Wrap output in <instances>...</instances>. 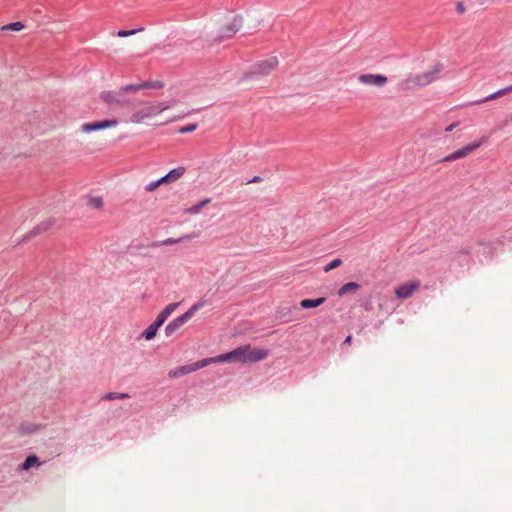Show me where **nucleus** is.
<instances>
[{
    "instance_id": "obj_1",
    "label": "nucleus",
    "mask_w": 512,
    "mask_h": 512,
    "mask_svg": "<svg viewBox=\"0 0 512 512\" xmlns=\"http://www.w3.org/2000/svg\"><path fill=\"white\" fill-rule=\"evenodd\" d=\"M269 351L264 348H252L245 345L234 349L226 354L212 357L213 363L234 361L239 363H254L265 359Z\"/></svg>"
},
{
    "instance_id": "obj_2",
    "label": "nucleus",
    "mask_w": 512,
    "mask_h": 512,
    "mask_svg": "<svg viewBox=\"0 0 512 512\" xmlns=\"http://www.w3.org/2000/svg\"><path fill=\"white\" fill-rule=\"evenodd\" d=\"M169 107L170 105H165L164 103L149 104L144 108L140 109L139 111L133 113V115L131 116V121L134 123H140L147 118H150L167 110Z\"/></svg>"
},
{
    "instance_id": "obj_3",
    "label": "nucleus",
    "mask_w": 512,
    "mask_h": 512,
    "mask_svg": "<svg viewBox=\"0 0 512 512\" xmlns=\"http://www.w3.org/2000/svg\"><path fill=\"white\" fill-rule=\"evenodd\" d=\"M211 363H213L212 358H206V359L197 361L195 363H192V364H189V365H185V366H181V367H178L176 369L170 370L169 373H168V376L170 378H176V377H179V376H182V375L194 372V371H196L198 369H201V368H203V367H205V366H207L208 364H211Z\"/></svg>"
},
{
    "instance_id": "obj_4",
    "label": "nucleus",
    "mask_w": 512,
    "mask_h": 512,
    "mask_svg": "<svg viewBox=\"0 0 512 512\" xmlns=\"http://www.w3.org/2000/svg\"><path fill=\"white\" fill-rule=\"evenodd\" d=\"M202 306L201 303L194 304L187 312L183 315L177 317L173 322L169 323L166 327V332L168 334L172 333L179 327H181L187 320H189L194 313Z\"/></svg>"
},
{
    "instance_id": "obj_5",
    "label": "nucleus",
    "mask_w": 512,
    "mask_h": 512,
    "mask_svg": "<svg viewBox=\"0 0 512 512\" xmlns=\"http://www.w3.org/2000/svg\"><path fill=\"white\" fill-rule=\"evenodd\" d=\"M202 306L201 303L194 304L187 312L183 315L177 317L173 322L169 323L166 327V332L168 334L172 333L179 327H181L187 320H189L194 313Z\"/></svg>"
},
{
    "instance_id": "obj_6",
    "label": "nucleus",
    "mask_w": 512,
    "mask_h": 512,
    "mask_svg": "<svg viewBox=\"0 0 512 512\" xmlns=\"http://www.w3.org/2000/svg\"><path fill=\"white\" fill-rule=\"evenodd\" d=\"M202 306L201 303L194 304L187 312L183 315L177 317L173 322L169 323L166 327V332L168 334L172 333L179 327H181L187 320H189L194 313Z\"/></svg>"
},
{
    "instance_id": "obj_7",
    "label": "nucleus",
    "mask_w": 512,
    "mask_h": 512,
    "mask_svg": "<svg viewBox=\"0 0 512 512\" xmlns=\"http://www.w3.org/2000/svg\"><path fill=\"white\" fill-rule=\"evenodd\" d=\"M486 141V138H481L477 142L473 144H469L454 153L446 156L443 161H454L456 159L462 158L473 152L474 150L478 149L484 142Z\"/></svg>"
},
{
    "instance_id": "obj_8",
    "label": "nucleus",
    "mask_w": 512,
    "mask_h": 512,
    "mask_svg": "<svg viewBox=\"0 0 512 512\" xmlns=\"http://www.w3.org/2000/svg\"><path fill=\"white\" fill-rule=\"evenodd\" d=\"M420 287V281L414 280L399 285L395 288V295L399 299H406L413 295V293Z\"/></svg>"
},
{
    "instance_id": "obj_9",
    "label": "nucleus",
    "mask_w": 512,
    "mask_h": 512,
    "mask_svg": "<svg viewBox=\"0 0 512 512\" xmlns=\"http://www.w3.org/2000/svg\"><path fill=\"white\" fill-rule=\"evenodd\" d=\"M119 121L115 118L113 119H107L102 121H96L93 123H85L81 126V129L83 132H91L95 130L105 129L109 127H115L117 126Z\"/></svg>"
},
{
    "instance_id": "obj_10",
    "label": "nucleus",
    "mask_w": 512,
    "mask_h": 512,
    "mask_svg": "<svg viewBox=\"0 0 512 512\" xmlns=\"http://www.w3.org/2000/svg\"><path fill=\"white\" fill-rule=\"evenodd\" d=\"M359 81L366 85L373 86H383L387 82V78L383 75H375V74H361L359 76Z\"/></svg>"
},
{
    "instance_id": "obj_11",
    "label": "nucleus",
    "mask_w": 512,
    "mask_h": 512,
    "mask_svg": "<svg viewBox=\"0 0 512 512\" xmlns=\"http://www.w3.org/2000/svg\"><path fill=\"white\" fill-rule=\"evenodd\" d=\"M163 84L160 82L151 83V82H145L138 85H127L121 88L123 92H129V91H138L140 89H152V88H162Z\"/></svg>"
},
{
    "instance_id": "obj_12",
    "label": "nucleus",
    "mask_w": 512,
    "mask_h": 512,
    "mask_svg": "<svg viewBox=\"0 0 512 512\" xmlns=\"http://www.w3.org/2000/svg\"><path fill=\"white\" fill-rule=\"evenodd\" d=\"M185 173L184 167H178L173 170H171L167 175L161 178V182L163 184H169L172 183L178 179H180Z\"/></svg>"
},
{
    "instance_id": "obj_13",
    "label": "nucleus",
    "mask_w": 512,
    "mask_h": 512,
    "mask_svg": "<svg viewBox=\"0 0 512 512\" xmlns=\"http://www.w3.org/2000/svg\"><path fill=\"white\" fill-rule=\"evenodd\" d=\"M177 303L169 304L158 316L155 320L158 324L162 325L167 317L175 310L177 307Z\"/></svg>"
},
{
    "instance_id": "obj_14",
    "label": "nucleus",
    "mask_w": 512,
    "mask_h": 512,
    "mask_svg": "<svg viewBox=\"0 0 512 512\" xmlns=\"http://www.w3.org/2000/svg\"><path fill=\"white\" fill-rule=\"evenodd\" d=\"M324 302H325L324 297H321L318 299H304L301 301L300 305L304 309H309V308L318 307L321 304H323Z\"/></svg>"
},
{
    "instance_id": "obj_15",
    "label": "nucleus",
    "mask_w": 512,
    "mask_h": 512,
    "mask_svg": "<svg viewBox=\"0 0 512 512\" xmlns=\"http://www.w3.org/2000/svg\"><path fill=\"white\" fill-rule=\"evenodd\" d=\"M100 98L108 105L112 106L113 104H122L120 100H118L112 92H103L100 95Z\"/></svg>"
},
{
    "instance_id": "obj_16",
    "label": "nucleus",
    "mask_w": 512,
    "mask_h": 512,
    "mask_svg": "<svg viewBox=\"0 0 512 512\" xmlns=\"http://www.w3.org/2000/svg\"><path fill=\"white\" fill-rule=\"evenodd\" d=\"M358 288H359V285L355 282L347 283L339 289L338 295L343 296L347 293L355 292Z\"/></svg>"
},
{
    "instance_id": "obj_17",
    "label": "nucleus",
    "mask_w": 512,
    "mask_h": 512,
    "mask_svg": "<svg viewBox=\"0 0 512 512\" xmlns=\"http://www.w3.org/2000/svg\"><path fill=\"white\" fill-rule=\"evenodd\" d=\"M39 465H40V462H39L38 457L35 455H31V456H28L26 458V460L24 461V463L22 464V469L28 470L33 466H39Z\"/></svg>"
},
{
    "instance_id": "obj_18",
    "label": "nucleus",
    "mask_w": 512,
    "mask_h": 512,
    "mask_svg": "<svg viewBox=\"0 0 512 512\" xmlns=\"http://www.w3.org/2000/svg\"><path fill=\"white\" fill-rule=\"evenodd\" d=\"M161 325L158 324L156 321L154 323H152L144 332V336L147 340H150L152 339L153 337H155L156 333H157V330L158 328L160 327Z\"/></svg>"
},
{
    "instance_id": "obj_19",
    "label": "nucleus",
    "mask_w": 512,
    "mask_h": 512,
    "mask_svg": "<svg viewBox=\"0 0 512 512\" xmlns=\"http://www.w3.org/2000/svg\"><path fill=\"white\" fill-rule=\"evenodd\" d=\"M24 28L22 22H14L1 27L2 31L11 30V31H20Z\"/></svg>"
},
{
    "instance_id": "obj_20",
    "label": "nucleus",
    "mask_w": 512,
    "mask_h": 512,
    "mask_svg": "<svg viewBox=\"0 0 512 512\" xmlns=\"http://www.w3.org/2000/svg\"><path fill=\"white\" fill-rule=\"evenodd\" d=\"M508 92H512V85H511V86H508V87H506V88H504V89H501V90L497 91L496 93L491 94L490 96H488V97L485 99V101L493 100V99H495V98H497V97H500V96L505 95V94H506V93H508Z\"/></svg>"
},
{
    "instance_id": "obj_21",
    "label": "nucleus",
    "mask_w": 512,
    "mask_h": 512,
    "mask_svg": "<svg viewBox=\"0 0 512 512\" xmlns=\"http://www.w3.org/2000/svg\"><path fill=\"white\" fill-rule=\"evenodd\" d=\"M90 206L96 209H101L103 207V200L101 197H94L89 200Z\"/></svg>"
},
{
    "instance_id": "obj_22",
    "label": "nucleus",
    "mask_w": 512,
    "mask_h": 512,
    "mask_svg": "<svg viewBox=\"0 0 512 512\" xmlns=\"http://www.w3.org/2000/svg\"><path fill=\"white\" fill-rule=\"evenodd\" d=\"M140 31H143V28L132 29V30H119L117 35L119 37H127V36H130V35H134V34H136L137 32H140Z\"/></svg>"
},
{
    "instance_id": "obj_23",
    "label": "nucleus",
    "mask_w": 512,
    "mask_h": 512,
    "mask_svg": "<svg viewBox=\"0 0 512 512\" xmlns=\"http://www.w3.org/2000/svg\"><path fill=\"white\" fill-rule=\"evenodd\" d=\"M209 202H210V199L203 200V201H202V202H200L199 204H197V205H195V206L191 207V208L189 209V212H190V213H194V214H196V213H198V212H199V211H200V210H201V209H202L206 204H208Z\"/></svg>"
},
{
    "instance_id": "obj_24",
    "label": "nucleus",
    "mask_w": 512,
    "mask_h": 512,
    "mask_svg": "<svg viewBox=\"0 0 512 512\" xmlns=\"http://www.w3.org/2000/svg\"><path fill=\"white\" fill-rule=\"evenodd\" d=\"M342 263L341 259H334L332 262H330L325 268V272H329L332 269L337 268Z\"/></svg>"
},
{
    "instance_id": "obj_25",
    "label": "nucleus",
    "mask_w": 512,
    "mask_h": 512,
    "mask_svg": "<svg viewBox=\"0 0 512 512\" xmlns=\"http://www.w3.org/2000/svg\"><path fill=\"white\" fill-rule=\"evenodd\" d=\"M160 185H163V183L161 182V178L157 181L149 183L146 186V191L152 192V191L156 190Z\"/></svg>"
},
{
    "instance_id": "obj_26",
    "label": "nucleus",
    "mask_w": 512,
    "mask_h": 512,
    "mask_svg": "<svg viewBox=\"0 0 512 512\" xmlns=\"http://www.w3.org/2000/svg\"><path fill=\"white\" fill-rule=\"evenodd\" d=\"M196 128H197V124H190V125H187V126H184V127L180 128V132L181 133H188V132L194 131Z\"/></svg>"
},
{
    "instance_id": "obj_27",
    "label": "nucleus",
    "mask_w": 512,
    "mask_h": 512,
    "mask_svg": "<svg viewBox=\"0 0 512 512\" xmlns=\"http://www.w3.org/2000/svg\"><path fill=\"white\" fill-rule=\"evenodd\" d=\"M178 240H174V239H167L163 242V244H174V243H177Z\"/></svg>"
},
{
    "instance_id": "obj_28",
    "label": "nucleus",
    "mask_w": 512,
    "mask_h": 512,
    "mask_svg": "<svg viewBox=\"0 0 512 512\" xmlns=\"http://www.w3.org/2000/svg\"><path fill=\"white\" fill-rule=\"evenodd\" d=\"M116 398V395L113 394V393H109L105 396V399H108V400H112V399H115Z\"/></svg>"
},
{
    "instance_id": "obj_29",
    "label": "nucleus",
    "mask_w": 512,
    "mask_h": 512,
    "mask_svg": "<svg viewBox=\"0 0 512 512\" xmlns=\"http://www.w3.org/2000/svg\"><path fill=\"white\" fill-rule=\"evenodd\" d=\"M457 8H458V11H459V12H461V13H462V12H464V6H463V4L459 3V4L457 5Z\"/></svg>"
},
{
    "instance_id": "obj_30",
    "label": "nucleus",
    "mask_w": 512,
    "mask_h": 512,
    "mask_svg": "<svg viewBox=\"0 0 512 512\" xmlns=\"http://www.w3.org/2000/svg\"><path fill=\"white\" fill-rule=\"evenodd\" d=\"M260 180H261L260 177L255 176L252 180L249 181V183L259 182Z\"/></svg>"
},
{
    "instance_id": "obj_31",
    "label": "nucleus",
    "mask_w": 512,
    "mask_h": 512,
    "mask_svg": "<svg viewBox=\"0 0 512 512\" xmlns=\"http://www.w3.org/2000/svg\"><path fill=\"white\" fill-rule=\"evenodd\" d=\"M351 341H352V337L349 335V336L345 339L344 343H345V344H350V343H351Z\"/></svg>"
},
{
    "instance_id": "obj_32",
    "label": "nucleus",
    "mask_w": 512,
    "mask_h": 512,
    "mask_svg": "<svg viewBox=\"0 0 512 512\" xmlns=\"http://www.w3.org/2000/svg\"><path fill=\"white\" fill-rule=\"evenodd\" d=\"M456 125L452 124L449 127L446 128V131H451Z\"/></svg>"
},
{
    "instance_id": "obj_33",
    "label": "nucleus",
    "mask_w": 512,
    "mask_h": 512,
    "mask_svg": "<svg viewBox=\"0 0 512 512\" xmlns=\"http://www.w3.org/2000/svg\"><path fill=\"white\" fill-rule=\"evenodd\" d=\"M276 63H277L276 59H273V60H272V65H273V66H275V65H276Z\"/></svg>"
},
{
    "instance_id": "obj_34",
    "label": "nucleus",
    "mask_w": 512,
    "mask_h": 512,
    "mask_svg": "<svg viewBox=\"0 0 512 512\" xmlns=\"http://www.w3.org/2000/svg\"><path fill=\"white\" fill-rule=\"evenodd\" d=\"M120 397L124 398V397H128V395L127 394H122V395H120Z\"/></svg>"
}]
</instances>
